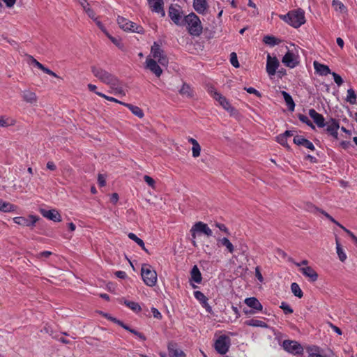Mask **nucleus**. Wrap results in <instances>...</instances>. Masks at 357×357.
Masks as SVG:
<instances>
[{"instance_id":"423d86ee","label":"nucleus","mask_w":357,"mask_h":357,"mask_svg":"<svg viewBox=\"0 0 357 357\" xmlns=\"http://www.w3.org/2000/svg\"><path fill=\"white\" fill-rule=\"evenodd\" d=\"M231 340L229 337L220 335L215 342V349L220 354H225L230 347Z\"/></svg>"},{"instance_id":"b1692460","label":"nucleus","mask_w":357,"mask_h":357,"mask_svg":"<svg viewBox=\"0 0 357 357\" xmlns=\"http://www.w3.org/2000/svg\"><path fill=\"white\" fill-rule=\"evenodd\" d=\"M313 65L316 73H318L319 75L326 76L333 73L331 71L328 66L321 64L317 61H314Z\"/></svg>"},{"instance_id":"f8f14e48","label":"nucleus","mask_w":357,"mask_h":357,"mask_svg":"<svg viewBox=\"0 0 357 357\" xmlns=\"http://www.w3.org/2000/svg\"><path fill=\"white\" fill-rule=\"evenodd\" d=\"M279 66V61L276 57L272 58L268 54L267 56L266 72L269 75H274Z\"/></svg>"},{"instance_id":"7ed1b4c3","label":"nucleus","mask_w":357,"mask_h":357,"mask_svg":"<svg viewBox=\"0 0 357 357\" xmlns=\"http://www.w3.org/2000/svg\"><path fill=\"white\" fill-rule=\"evenodd\" d=\"M183 24L188 25V29L190 35L199 36L202 32L201 21L194 13L186 15L183 20Z\"/></svg>"},{"instance_id":"f3484780","label":"nucleus","mask_w":357,"mask_h":357,"mask_svg":"<svg viewBox=\"0 0 357 357\" xmlns=\"http://www.w3.org/2000/svg\"><path fill=\"white\" fill-rule=\"evenodd\" d=\"M309 115L319 128H324L326 126V122H325L323 115L318 113L315 109H310L309 110Z\"/></svg>"},{"instance_id":"e433bc0d","label":"nucleus","mask_w":357,"mask_h":357,"mask_svg":"<svg viewBox=\"0 0 357 357\" xmlns=\"http://www.w3.org/2000/svg\"><path fill=\"white\" fill-rule=\"evenodd\" d=\"M128 236L130 239L134 241L137 245H139L142 248V250H144L145 252H148V250L145 248L144 243L141 238L137 237L133 233H129Z\"/></svg>"},{"instance_id":"4c0bfd02","label":"nucleus","mask_w":357,"mask_h":357,"mask_svg":"<svg viewBox=\"0 0 357 357\" xmlns=\"http://www.w3.org/2000/svg\"><path fill=\"white\" fill-rule=\"evenodd\" d=\"M291 290L295 296L299 298L303 297V293L297 283L293 282L291 284Z\"/></svg>"},{"instance_id":"a19ab883","label":"nucleus","mask_w":357,"mask_h":357,"mask_svg":"<svg viewBox=\"0 0 357 357\" xmlns=\"http://www.w3.org/2000/svg\"><path fill=\"white\" fill-rule=\"evenodd\" d=\"M124 304L134 312H139L142 310L139 303L134 301L125 300Z\"/></svg>"},{"instance_id":"052dcab7","label":"nucleus","mask_w":357,"mask_h":357,"mask_svg":"<svg viewBox=\"0 0 357 357\" xmlns=\"http://www.w3.org/2000/svg\"><path fill=\"white\" fill-rule=\"evenodd\" d=\"M43 71L49 75H51L52 77H57V78H61L59 76H58L54 72H53L52 70H51L50 69L46 68L45 66V68L43 69Z\"/></svg>"},{"instance_id":"0e129e2a","label":"nucleus","mask_w":357,"mask_h":357,"mask_svg":"<svg viewBox=\"0 0 357 357\" xmlns=\"http://www.w3.org/2000/svg\"><path fill=\"white\" fill-rule=\"evenodd\" d=\"M98 184L101 187L105 186L106 184L105 178L104 176L102 174H98Z\"/></svg>"},{"instance_id":"4be33fe9","label":"nucleus","mask_w":357,"mask_h":357,"mask_svg":"<svg viewBox=\"0 0 357 357\" xmlns=\"http://www.w3.org/2000/svg\"><path fill=\"white\" fill-rule=\"evenodd\" d=\"M282 63L287 67L293 68L296 66L298 62L295 61V56L294 53L288 51L285 55L283 56Z\"/></svg>"},{"instance_id":"72a5a7b5","label":"nucleus","mask_w":357,"mask_h":357,"mask_svg":"<svg viewBox=\"0 0 357 357\" xmlns=\"http://www.w3.org/2000/svg\"><path fill=\"white\" fill-rule=\"evenodd\" d=\"M263 42L266 45L274 46L275 45L279 44L280 40L274 36L268 35L264 37Z\"/></svg>"},{"instance_id":"9d476101","label":"nucleus","mask_w":357,"mask_h":357,"mask_svg":"<svg viewBox=\"0 0 357 357\" xmlns=\"http://www.w3.org/2000/svg\"><path fill=\"white\" fill-rule=\"evenodd\" d=\"M38 217L30 215L28 218L25 217H15L13 218L15 223L24 226V227H33L36 222L38 220Z\"/></svg>"},{"instance_id":"de8ad7c7","label":"nucleus","mask_w":357,"mask_h":357,"mask_svg":"<svg viewBox=\"0 0 357 357\" xmlns=\"http://www.w3.org/2000/svg\"><path fill=\"white\" fill-rule=\"evenodd\" d=\"M96 93L100 97H102L107 100H109V101H112V102H117V103H119L121 105H122V103H124L123 102H121L120 100H118L117 99L113 98V97H110V96H106L105 94L104 93H102L100 92H96Z\"/></svg>"},{"instance_id":"2eb2a0df","label":"nucleus","mask_w":357,"mask_h":357,"mask_svg":"<svg viewBox=\"0 0 357 357\" xmlns=\"http://www.w3.org/2000/svg\"><path fill=\"white\" fill-rule=\"evenodd\" d=\"M40 213L44 216L45 218H47V219L52 220L54 222H61V217L59 213L55 210H46L41 208L40 210Z\"/></svg>"},{"instance_id":"c85d7f7f","label":"nucleus","mask_w":357,"mask_h":357,"mask_svg":"<svg viewBox=\"0 0 357 357\" xmlns=\"http://www.w3.org/2000/svg\"><path fill=\"white\" fill-rule=\"evenodd\" d=\"M122 105L128 107L132 112V113L137 117L142 118L144 116V112L142 109L139 107L132 105L129 103H122Z\"/></svg>"},{"instance_id":"1a4fd4ad","label":"nucleus","mask_w":357,"mask_h":357,"mask_svg":"<svg viewBox=\"0 0 357 357\" xmlns=\"http://www.w3.org/2000/svg\"><path fill=\"white\" fill-rule=\"evenodd\" d=\"M282 347L285 351L294 355L301 354L303 351L302 346L298 342L294 340H284Z\"/></svg>"},{"instance_id":"680f3d73","label":"nucleus","mask_w":357,"mask_h":357,"mask_svg":"<svg viewBox=\"0 0 357 357\" xmlns=\"http://www.w3.org/2000/svg\"><path fill=\"white\" fill-rule=\"evenodd\" d=\"M255 276L260 282H263L264 278L260 272V268L259 266L255 268Z\"/></svg>"},{"instance_id":"58836bf2","label":"nucleus","mask_w":357,"mask_h":357,"mask_svg":"<svg viewBox=\"0 0 357 357\" xmlns=\"http://www.w3.org/2000/svg\"><path fill=\"white\" fill-rule=\"evenodd\" d=\"M15 121L13 119L0 116V127H8L15 125Z\"/></svg>"},{"instance_id":"79ce46f5","label":"nucleus","mask_w":357,"mask_h":357,"mask_svg":"<svg viewBox=\"0 0 357 357\" xmlns=\"http://www.w3.org/2000/svg\"><path fill=\"white\" fill-rule=\"evenodd\" d=\"M180 93L184 96H186L187 97H191L192 96V92L190 86L187 84H183L181 89L179 91Z\"/></svg>"},{"instance_id":"ea45409f","label":"nucleus","mask_w":357,"mask_h":357,"mask_svg":"<svg viewBox=\"0 0 357 357\" xmlns=\"http://www.w3.org/2000/svg\"><path fill=\"white\" fill-rule=\"evenodd\" d=\"M336 249H337V254L338 255L340 260L342 262H344L347 259V255L344 252V251L341 247V245L337 238H336Z\"/></svg>"},{"instance_id":"5fc2aeb1","label":"nucleus","mask_w":357,"mask_h":357,"mask_svg":"<svg viewBox=\"0 0 357 357\" xmlns=\"http://www.w3.org/2000/svg\"><path fill=\"white\" fill-rule=\"evenodd\" d=\"M331 75H333V78H334V81L338 85V86H340L343 83V79H342V77L338 75L336 73H334L333 72L331 73Z\"/></svg>"},{"instance_id":"603ef678","label":"nucleus","mask_w":357,"mask_h":357,"mask_svg":"<svg viewBox=\"0 0 357 357\" xmlns=\"http://www.w3.org/2000/svg\"><path fill=\"white\" fill-rule=\"evenodd\" d=\"M144 181L152 188H155V182L153 178L148 175L144 176Z\"/></svg>"},{"instance_id":"f704fd0d","label":"nucleus","mask_w":357,"mask_h":357,"mask_svg":"<svg viewBox=\"0 0 357 357\" xmlns=\"http://www.w3.org/2000/svg\"><path fill=\"white\" fill-rule=\"evenodd\" d=\"M346 100L351 105H355L357 103L356 95L355 91L353 89H349L347 90Z\"/></svg>"},{"instance_id":"a878e982","label":"nucleus","mask_w":357,"mask_h":357,"mask_svg":"<svg viewBox=\"0 0 357 357\" xmlns=\"http://www.w3.org/2000/svg\"><path fill=\"white\" fill-rule=\"evenodd\" d=\"M218 245L225 246L229 253H233L234 251V246L231 241L226 237L218 239Z\"/></svg>"},{"instance_id":"a18cd8bd","label":"nucleus","mask_w":357,"mask_h":357,"mask_svg":"<svg viewBox=\"0 0 357 357\" xmlns=\"http://www.w3.org/2000/svg\"><path fill=\"white\" fill-rule=\"evenodd\" d=\"M280 307L282 309L285 314H291L294 312L293 309L289 306V305L285 302H282Z\"/></svg>"},{"instance_id":"c9c22d12","label":"nucleus","mask_w":357,"mask_h":357,"mask_svg":"<svg viewBox=\"0 0 357 357\" xmlns=\"http://www.w3.org/2000/svg\"><path fill=\"white\" fill-rule=\"evenodd\" d=\"M194 296L197 300L200 301L203 307H206L208 298L202 292L200 291H195L194 292Z\"/></svg>"},{"instance_id":"4d7b16f0","label":"nucleus","mask_w":357,"mask_h":357,"mask_svg":"<svg viewBox=\"0 0 357 357\" xmlns=\"http://www.w3.org/2000/svg\"><path fill=\"white\" fill-rule=\"evenodd\" d=\"M244 89L249 93L255 94L257 97H261V93L257 89L253 87H245Z\"/></svg>"},{"instance_id":"3c124183","label":"nucleus","mask_w":357,"mask_h":357,"mask_svg":"<svg viewBox=\"0 0 357 357\" xmlns=\"http://www.w3.org/2000/svg\"><path fill=\"white\" fill-rule=\"evenodd\" d=\"M207 91L208 93L215 100L216 95L215 94H220L217 91V90L215 89L214 86L212 85H208L207 86Z\"/></svg>"},{"instance_id":"ddd939ff","label":"nucleus","mask_w":357,"mask_h":357,"mask_svg":"<svg viewBox=\"0 0 357 357\" xmlns=\"http://www.w3.org/2000/svg\"><path fill=\"white\" fill-rule=\"evenodd\" d=\"M169 16L176 25L183 24L181 12L179 9L171 6L169 8Z\"/></svg>"},{"instance_id":"aec40b11","label":"nucleus","mask_w":357,"mask_h":357,"mask_svg":"<svg viewBox=\"0 0 357 357\" xmlns=\"http://www.w3.org/2000/svg\"><path fill=\"white\" fill-rule=\"evenodd\" d=\"M167 347L170 357H185L184 352L177 347L175 342H169Z\"/></svg>"},{"instance_id":"9b49d317","label":"nucleus","mask_w":357,"mask_h":357,"mask_svg":"<svg viewBox=\"0 0 357 357\" xmlns=\"http://www.w3.org/2000/svg\"><path fill=\"white\" fill-rule=\"evenodd\" d=\"M326 131L335 139L338 138L337 130L340 128L339 121L333 118H331L326 123Z\"/></svg>"},{"instance_id":"37998d69","label":"nucleus","mask_w":357,"mask_h":357,"mask_svg":"<svg viewBox=\"0 0 357 357\" xmlns=\"http://www.w3.org/2000/svg\"><path fill=\"white\" fill-rule=\"evenodd\" d=\"M298 119L305 123L306 125H307L308 126H310L311 128L312 129H314L315 127L313 125V123L311 122V121L307 118V116H306L304 114H298Z\"/></svg>"},{"instance_id":"2f4dec72","label":"nucleus","mask_w":357,"mask_h":357,"mask_svg":"<svg viewBox=\"0 0 357 357\" xmlns=\"http://www.w3.org/2000/svg\"><path fill=\"white\" fill-rule=\"evenodd\" d=\"M332 6L335 10L341 13H344L347 11V7L339 0H333Z\"/></svg>"},{"instance_id":"bf43d9fd","label":"nucleus","mask_w":357,"mask_h":357,"mask_svg":"<svg viewBox=\"0 0 357 357\" xmlns=\"http://www.w3.org/2000/svg\"><path fill=\"white\" fill-rule=\"evenodd\" d=\"M215 226L220 230L224 231L225 234H229V231L228 229L227 228V227L224 224L216 222L215 223Z\"/></svg>"},{"instance_id":"dca6fc26","label":"nucleus","mask_w":357,"mask_h":357,"mask_svg":"<svg viewBox=\"0 0 357 357\" xmlns=\"http://www.w3.org/2000/svg\"><path fill=\"white\" fill-rule=\"evenodd\" d=\"M148 2L153 12L160 13L162 17L165 15L163 0H148Z\"/></svg>"},{"instance_id":"864d4df0","label":"nucleus","mask_w":357,"mask_h":357,"mask_svg":"<svg viewBox=\"0 0 357 357\" xmlns=\"http://www.w3.org/2000/svg\"><path fill=\"white\" fill-rule=\"evenodd\" d=\"M192 156L194 158H197L200 155L201 146L199 144L193 146L192 148Z\"/></svg>"},{"instance_id":"f257e3e1","label":"nucleus","mask_w":357,"mask_h":357,"mask_svg":"<svg viewBox=\"0 0 357 357\" xmlns=\"http://www.w3.org/2000/svg\"><path fill=\"white\" fill-rule=\"evenodd\" d=\"M91 70L93 75L98 79L108 86H116L120 83V80L116 75L107 71L101 67L97 66H91Z\"/></svg>"},{"instance_id":"f03ea898","label":"nucleus","mask_w":357,"mask_h":357,"mask_svg":"<svg viewBox=\"0 0 357 357\" xmlns=\"http://www.w3.org/2000/svg\"><path fill=\"white\" fill-rule=\"evenodd\" d=\"M280 18L294 28H298L305 23V12L301 8L291 10L286 15H280Z\"/></svg>"},{"instance_id":"c756f323","label":"nucleus","mask_w":357,"mask_h":357,"mask_svg":"<svg viewBox=\"0 0 357 357\" xmlns=\"http://www.w3.org/2000/svg\"><path fill=\"white\" fill-rule=\"evenodd\" d=\"M15 208L16 206L15 205L0 199V211L10 212L14 211Z\"/></svg>"},{"instance_id":"0eeeda50","label":"nucleus","mask_w":357,"mask_h":357,"mask_svg":"<svg viewBox=\"0 0 357 357\" xmlns=\"http://www.w3.org/2000/svg\"><path fill=\"white\" fill-rule=\"evenodd\" d=\"M151 53L154 59H157L158 61L162 66H167L168 59L164 54V51L160 48V45L157 42H154L151 46Z\"/></svg>"},{"instance_id":"13d9d810","label":"nucleus","mask_w":357,"mask_h":357,"mask_svg":"<svg viewBox=\"0 0 357 357\" xmlns=\"http://www.w3.org/2000/svg\"><path fill=\"white\" fill-rule=\"evenodd\" d=\"M84 10L90 18L93 19L94 21H96V18L95 17L96 14L93 9L89 6L84 9Z\"/></svg>"},{"instance_id":"49530a36","label":"nucleus","mask_w":357,"mask_h":357,"mask_svg":"<svg viewBox=\"0 0 357 357\" xmlns=\"http://www.w3.org/2000/svg\"><path fill=\"white\" fill-rule=\"evenodd\" d=\"M230 62L231 64L235 67L238 68L239 67V63L238 61L237 54L235 52H231L230 54Z\"/></svg>"},{"instance_id":"20e7f679","label":"nucleus","mask_w":357,"mask_h":357,"mask_svg":"<svg viewBox=\"0 0 357 357\" xmlns=\"http://www.w3.org/2000/svg\"><path fill=\"white\" fill-rule=\"evenodd\" d=\"M141 275L144 282L149 287H153L157 282V273L151 266L144 264L142 266Z\"/></svg>"},{"instance_id":"e2e57ef3","label":"nucleus","mask_w":357,"mask_h":357,"mask_svg":"<svg viewBox=\"0 0 357 357\" xmlns=\"http://www.w3.org/2000/svg\"><path fill=\"white\" fill-rule=\"evenodd\" d=\"M151 312L155 318L160 319L162 318V315L160 312L155 307H151Z\"/></svg>"},{"instance_id":"4468645a","label":"nucleus","mask_w":357,"mask_h":357,"mask_svg":"<svg viewBox=\"0 0 357 357\" xmlns=\"http://www.w3.org/2000/svg\"><path fill=\"white\" fill-rule=\"evenodd\" d=\"M146 68L150 70L156 77H159L162 73V70L157 62L151 58H147L146 60Z\"/></svg>"},{"instance_id":"39448f33","label":"nucleus","mask_w":357,"mask_h":357,"mask_svg":"<svg viewBox=\"0 0 357 357\" xmlns=\"http://www.w3.org/2000/svg\"><path fill=\"white\" fill-rule=\"evenodd\" d=\"M117 22L119 27L124 31H131L138 33H144V28L141 26L137 25L135 23L129 21L126 18L118 16Z\"/></svg>"},{"instance_id":"6e6552de","label":"nucleus","mask_w":357,"mask_h":357,"mask_svg":"<svg viewBox=\"0 0 357 357\" xmlns=\"http://www.w3.org/2000/svg\"><path fill=\"white\" fill-rule=\"evenodd\" d=\"M192 237L193 239L196 238V234H204L207 236H211L213 235L212 230L208 227L207 224L203 222H196L190 229Z\"/></svg>"},{"instance_id":"c03bdc74","label":"nucleus","mask_w":357,"mask_h":357,"mask_svg":"<svg viewBox=\"0 0 357 357\" xmlns=\"http://www.w3.org/2000/svg\"><path fill=\"white\" fill-rule=\"evenodd\" d=\"M276 139H277V142L280 144H281L282 146L286 147L288 149H290V146H289V144L287 143V138L285 137L282 134L279 135L278 136H277Z\"/></svg>"},{"instance_id":"473e14b6","label":"nucleus","mask_w":357,"mask_h":357,"mask_svg":"<svg viewBox=\"0 0 357 357\" xmlns=\"http://www.w3.org/2000/svg\"><path fill=\"white\" fill-rule=\"evenodd\" d=\"M245 324L250 326L266 328L267 324L258 319H252L245 321Z\"/></svg>"},{"instance_id":"09e8293b","label":"nucleus","mask_w":357,"mask_h":357,"mask_svg":"<svg viewBox=\"0 0 357 357\" xmlns=\"http://www.w3.org/2000/svg\"><path fill=\"white\" fill-rule=\"evenodd\" d=\"M127 331H129L130 333H132L133 335H136L138 338H139L142 341H145L146 340V336L143 333H139L137 331L131 328L130 326H129V330H127Z\"/></svg>"},{"instance_id":"6e6d98bb","label":"nucleus","mask_w":357,"mask_h":357,"mask_svg":"<svg viewBox=\"0 0 357 357\" xmlns=\"http://www.w3.org/2000/svg\"><path fill=\"white\" fill-rule=\"evenodd\" d=\"M314 210L316 211L320 212L321 214H323L326 218H328L332 222H335V219L331 215H330L327 212L324 211V210H321L317 207H314Z\"/></svg>"},{"instance_id":"69168bd1","label":"nucleus","mask_w":357,"mask_h":357,"mask_svg":"<svg viewBox=\"0 0 357 357\" xmlns=\"http://www.w3.org/2000/svg\"><path fill=\"white\" fill-rule=\"evenodd\" d=\"M114 274L117 278H121V279H124L127 276L126 273L125 271H116Z\"/></svg>"},{"instance_id":"338daca9","label":"nucleus","mask_w":357,"mask_h":357,"mask_svg":"<svg viewBox=\"0 0 357 357\" xmlns=\"http://www.w3.org/2000/svg\"><path fill=\"white\" fill-rule=\"evenodd\" d=\"M31 58L32 59V63L34 64L36 67H38L39 69L43 70L45 66L42 63L38 62L36 59H35L33 57L31 56Z\"/></svg>"},{"instance_id":"5701e85b","label":"nucleus","mask_w":357,"mask_h":357,"mask_svg":"<svg viewBox=\"0 0 357 357\" xmlns=\"http://www.w3.org/2000/svg\"><path fill=\"white\" fill-rule=\"evenodd\" d=\"M245 303L254 310L261 311L263 306L259 300L255 297L247 298L244 301Z\"/></svg>"},{"instance_id":"cd10ccee","label":"nucleus","mask_w":357,"mask_h":357,"mask_svg":"<svg viewBox=\"0 0 357 357\" xmlns=\"http://www.w3.org/2000/svg\"><path fill=\"white\" fill-rule=\"evenodd\" d=\"M281 94L282 95L284 101L288 107L289 111L293 112L295 109V103L292 97L286 91H282Z\"/></svg>"},{"instance_id":"7c9ffc66","label":"nucleus","mask_w":357,"mask_h":357,"mask_svg":"<svg viewBox=\"0 0 357 357\" xmlns=\"http://www.w3.org/2000/svg\"><path fill=\"white\" fill-rule=\"evenodd\" d=\"M23 99L24 101L33 103L37 100V97L35 93L30 91H25L23 92Z\"/></svg>"},{"instance_id":"393cba45","label":"nucleus","mask_w":357,"mask_h":357,"mask_svg":"<svg viewBox=\"0 0 357 357\" xmlns=\"http://www.w3.org/2000/svg\"><path fill=\"white\" fill-rule=\"evenodd\" d=\"M193 6L197 13H204L208 7V4L206 0H194Z\"/></svg>"},{"instance_id":"bb28decb","label":"nucleus","mask_w":357,"mask_h":357,"mask_svg":"<svg viewBox=\"0 0 357 357\" xmlns=\"http://www.w3.org/2000/svg\"><path fill=\"white\" fill-rule=\"evenodd\" d=\"M190 276L191 280H193L195 282L198 284L201 283L202 280V277L201 272L197 265L193 266L190 271Z\"/></svg>"},{"instance_id":"a211bd4d","label":"nucleus","mask_w":357,"mask_h":357,"mask_svg":"<svg viewBox=\"0 0 357 357\" xmlns=\"http://www.w3.org/2000/svg\"><path fill=\"white\" fill-rule=\"evenodd\" d=\"M216 98L215 100L219 102V104L227 112H229L231 114H234L236 112V109L233 107L228 100L223 96L222 94H215Z\"/></svg>"},{"instance_id":"8fccbe9b","label":"nucleus","mask_w":357,"mask_h":357,"mask_svg":"<svg viewBox=\"0 0 357 357\" xmlns=\"http://www.w3.org/2000/svg\"><path fill=\"white\" fill-rule=\"evenodd\" d=\"M308 357H326L318 352V348H312L308 349Z\"/></svg>"},{"instance_id":"6ab92c4d","label":"nucleus","mask_w":357,"mask_h":357,"mask_svg":"<svg viewBox=\"0 0 357 357\" xmlns=\"http://www.w3.org/2000/svg\"><path fill=\"white\" fill-rule=\"evenodd\" d=\"M293 141L294 143L296 144V145L305 146V148L312 151H314L315 149L313 144L301 135H296L294 137Z\"/></svg>"},{"instance_id":"412c9836","label":"nucleus","mask_w":357,"mask_h":357,"mask_svg":"<svg viewBox=\"0 0 357 357\" xmlns=\"http://www.w3.org/2000/svg\"><path fill=\"white\" fill-rule=\"evenodd\" d=\"M300 271L303 274L304 276L308 278L312 282H315L318 279V274L310 266L302 267L300 268Z\"/></svg>"},{"instance_id":"774afa93","label":"nucleus","mask_w":357,"mask_h":357,"mask_svg":"<svg viewBox=\"0 0 357 357\" xmlns=\"http://www.w3.org/2000/svg\"><path fill=\"white\" fill-rule=\"evenodd\" d=\"M77 1L81 5L84 10L89 6V3L86 0H77Z\"/></svg>"}]
</instances>
